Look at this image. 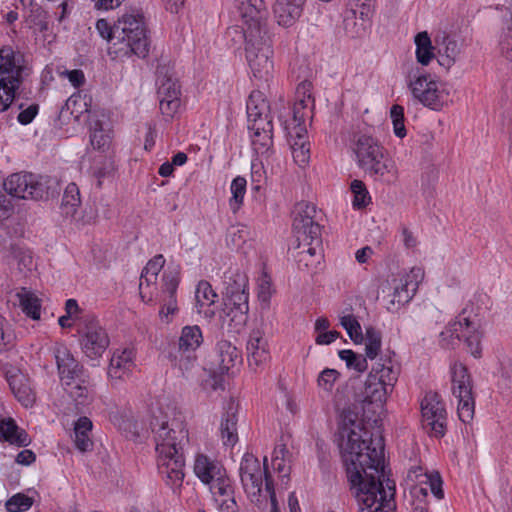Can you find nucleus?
<instances>
[{"label": "nucleus", "instance_id": "nucleus-1", "mask_svg": "<svg viewBox=\"0 0 512 512\" xmlns=\"http://www.w3.org/2000/svg\"><path fill=\"white\" fill-rule=\"evenodd\" d=\"M243 26L230 27L229 35L244 38L246 59L255 78L268 81L274 71L270 36L265 30L267 10L263 0H235Z\"/></svg>", "mask_w": 512, "mask_h": 512}, {"label": "nucleus", "instance_id": "nucleus-2", "mask_svg": "<svg viewBox=\"0 0 512 512\" xmlns=\"http://www.w3.org/2000/svg\"><path fill=\"white\" fill-rule=\"evenodd\" d=\"M339 447L346 474L357 478V471L368 469L377 472L384 465V440L381 435L363 430L358 414L351 409H343L339 423Z\"/></svg>", "mask_w": 512, "mask_h": 512}, {"label": "nucleus", "instance_id": "nucleus-3", "mask_svg": "<svg viewBox=\"0 0 512 512\" xmlns=\"http://www.w3.org/2000/svg\"><path fill=\"white\" fill-rule=\"evenodd\" d=\"M157 452L158 473L173 491L179 489L185 477L183 447L188 430L180 417H169L161 411L150 422Z\"/></svg>", "mask_w": 512, "mask_h": 512}, {"label": "nucleus", "instance_id": "nucleus-4", "mask_svg": "<svg viewBox=\"0 0 512 512\" xmlns=\"http://www.w3.org/2000/svg\"><path fill=\"white\" fill-rule=\"evenodd\" d=\"M350 489L356 498L360 512H393L395 509V484L386 478L384 465L377 472L368 473V469L357 471V478L347 473Z\"/></svg>", "mask_w": 512, "mask_h": 512}, {"label": "nucleus", "instance_id": "nucleus-5", "mask_svg": "<svg viewBox=\"0 0 512 512\" xmlns=\"http://www.w3.org/2000/svg\"><path fill=\"white\" fill-rule=\"evenodd\" d=\"M353 151L359 168L374 180L388 184L397 180L396 164L378 139L367 133L356 134Z\"/></svg>", "mask_w": 512, "mask_h": 512}, {"label": "nucleus", "instance_id": "nucleus-6", "mask_svg": "<svg viewBox=\"0 0 512 512\" xmlns=\"http://www.w3.org/2000/svg\"><path fill=\"white\" fill-rule=\"evenodd\" d=\"M395 357V352L387 350L372 366L362 392L363 402L376 404L379 407L386 402L400 374V364Z\"/></svg>", "mask_w": 512, "mask_h": 512}, {"label": "nucleus", "instance_id": "nucleus-7", "mask_svg": "<svg viewBox=\"0 0 512 512\" xmlns=\"http://www.w3.org/2000/svg\"><path fill=\"white\" fill-rule=\"evenodd\" d=\"M116 43L123 45L124 54L145 58L150 40L145 18L141 13H125L115 22Z\"/></svg>", "mask_w": 512, "mask_h": 512}, {"label": "nucleus", "instance_id": "nucleus-8", "mask_svg": "<svg viewBox=\"0 0 512 512\" xmlns=\"http://www.w3.org/2000/svg\"><path fill=\"white\" fill-rule=\"evenodd\" d=\"M24 57L11 46L0 49V111H6L11 105L17 89L20 87L24 70Z\"/></svg>", "mask_w": 512, "mask_h": 512}, {"label": "nucleus", "instance_id": "nucleus-9", "mask_svg": "<svg viewBox=\"0 0 512 512\" xmlns=\"http://www.w3.org/2000/svg\"><path fill=\"white\" fill-rule=\"evenodd\" d=\"M5 191L19 199H44L58 193L56 178L37 176L32 173H15L3 183Z\"/></svg>", "mask_w": 512, "mask_h": 512}, {"label": "nucleus", "instance_id": "nucleus-10", "mask_svg": "<svg viewBox=\"0 0 512 512\" xmlns=\"http://www.w3.org/2000/svg\"><path fill=\"white\" fill-rule=\"evenodd\" d=\"M414 99L425 107L440 111L450 101L447 89L435 77L428 73L418 72L409 82Z\"/></svg>", "mask_w": 512, "mask_h": 512}, {"label": "nucleus", "instance_id": "nucleus-11", "mask_svg": "<svg viewBox=\"0 0 512 512\" xmlns=\"http://www.w3.org/2000/svg\"><path fill=\"white\" fill-rule=\"evenodd\" d=\"M204 341L202 330L198 325H186L182 328L177 350L169 354L170 361L177 367L183 376L195 367L197 363L196 351Z\"/></svg>", "mask_w": 512, "mask_h": 512}, {"label": "nucleus", "instance_id": "nucleus-12", "mask_svg": "<svg viewBox=\"0 0 512 512\" xmlns=\"http://www.w3.org/2000/svg\"><path fill=\"white\" fill-rule=\"evenodd\" d=\"M452 394L457 399V413L463 423H469L474 417L475 401L471 376L465 365L454 362L450 366Z\"/></svg>", "mask_w": 512, "mask_h": 512}, {"label": "nucleus", "instance_id": "nucleus-13", "mask_svg": "<svg viewBox=\"0 0 512 512\" xmlns=\"http://www.w3.org/2000/svg\"><path fill=\"white\" fill-rule=\"evenodd\" d=\"M240 479L242 486L252 503L258 507L266 506V495H263L262 483L265 473H270L267 468V457L263 459V469L256 456L246 452L240 463Z\"/></svg>", "mask_w": 512, "mask_h": 512}, {"label": "nucleus", "instance_id": "nucleus-14", "mask_svg": "<svg viewBox=\"0 0 512 512\" xmlns=\"http://www.w3.org/2000/svg\"><path fill=\"white\" fill-rule=\"evenodd\" d=\"M79 333L82 352L89 359L100 358L109 346L110 339L106 330L93 317L84 321V327Z\"/></svg>", "mask_w": 512, "mask_h": 512}, {"label": "nucleus", "instance_id": "nucleus-15", "mask_svg": "<svg viewBox=\"0 0 512 512\" xmlns=\"http://www.w3.org/2000/svg\"><path fill=\"white\" fill-rule=\"evenodd\" d=\"M422 423L435 437H442L446 432V409L440 396L429 391L421 401Z\"/></svg>", "mask_w": 512, "mask_h": 512}, {"label": "nucleus", "instance_id": "nucleus-16", "mask_svg": "<svg viewBox=\"0 0 512 512\" xmlns=\"http://www.w3.org/2000/svg\"><path fill=\"white\" fill-rule=\"evenodd\" d=\"M319 212L312 203L300 202L295 207L293 232L297 240H307L309 235H320Z\"/></svg>", "mask_w": 512, "mask_h": 512}, {"label": "nucleus", "instance_id": "nucleus-17", "mask_svg": "<svg viewBox=\"0 0 512 512\" xmlns=\"http://www.w3.org/2000/svg\"><path fill=\"white\" fill-rule=\"evenodd\" d=\"M53 352L59 378L63 386L89 374L84 366L74 358L66 345L56 344Z\"/></svg>", "mask_w": 512, "mask_h": 512}, {"label": "nucleus", "instance_id": "nucleus-18", "mask_svg": "<svg viewBox=\"0 0 512 512\" xmlns=\"http://www.w3.org/2000/svg\"><path fill=\"white\" fill-rule=\"evenodd\" d=\"M252 146L255 153L266 160L273 154V123L272 120L258 121L249 124Z\"/></svg>", "mask_w": 512, "mask_h": 512}, {"label": "nucleus", "instance_id": "nucleus-19", "mask_svg": "<svg viewBox=\"0 0 512 512\" xmlns=\"http://www.w3.org/2000/svg\"><path fill=\"white\" fill-rule=\"evenodd\" d=\"M246 350L249 366L253 369H257L269 360L268 341L262 329L255 328L250 332Z\"/></svg>", "mask_w": 512, "mask_h": 512}, {"label": "nucleus", "instance_id": "nucleus-20", "mask_svg": "<svg viewBox=\"0 0 512 512\" xmlns=\"http://www.w3.org/2000/svg\"><path fill=\"white\" fill-rule=\"evenodd\" d=\"M193 472L201 483L211 485L215 480H219L221 476L226 473V469L217 459L203 453H197L194 459Z\"/></svg>", "mask_w": 512, "mask_h": 512}, {"label": "nucleus", "instance_id": "nucleus-21", "mask_svg": "<svg viewBox=\"0 0 512 512\" xmlns=\"http://www.w3.org/2000/svg\"><path fill=\"white\" fill-rule=\"evenodd\" d=\"M135 367V351L132 348L116 349L110 359L108 376L122 379L129 375Z\"/></svg>", "mask_w": 512, "mask_h": 512}, {"label": "nucleus", "instance_id": "nucleus-22", "mask_svg": "<svg viewBox=\"0 0 512 512\" xmlns=\"http://www.w3.org/2000/svg\"><path fill=\"white\" fill-rule=\"evenodd\" d=\"M306 0H276L274 14L279 25L292 26L301 16Z\"/></svg>", "mask_w": 512, "mask_h": 512}, {"label": "nucleus", "instance_id": "nucleus-23", "mask_svg": "<svg viewBox=\"0 0 512 512\" xmlns=\"http://www.w3.org/2000/svg\"><path fill=\"white\" fill-rule=\"evenodd\" d=\"M311 83L303 82L297 87V100L293 106L294 123L304 124L305 119L312 112L314 98L310 93Z\"/></svg>", "mask_w": 512, "mask_h": 512}, {"label": "nucleus", "instance_id": "nucleus-24", "mask_svg": "<svg viewBox=\"0 0 512 512\" xmlns=\"http://www.w3.org/2000/svg\"><path fill=\"white\" fill-rule=\"evenodd\" d=\"M237 405L231 399L227 404L226 411L222 416L220 424V435L223 444L234 446L238 441L237 433Z\"/></svg>", "mask_w": 512, "mask_h": 512}, {"label": "nucleus", "instance_id": "nucleus-25", "mask_svg": "<svg viewBox=\"0 0 512 512\" xmlns=\"http://www.w3.org/2000/svg\"><path fill=\"white\" fill-rule=\"evenodd\" d=\"M93 382L90 374L64 386L76 406H87L93 400Z\"/></svg>", "mask_w": 512, "mask_h": 512}, {"label": "nucleus", "instance_id": "nucleus-26", "mask_svg": "<svg viewBox=\"0 0 512 512\" xmlns=\"http://www.w3.org/2000/svg\"><path fill=\"white\" fill-rule=\"evenodd\" d=\"M102 118L104 116L102 115ZM90 143L94 149L105 150L111 142V130L109 123L105 119H100L98 115L89 117Z\"/></svg>", "mask_w": 512, "mask_h": 512}, {"label": "nucleus", "instance_id": "nucleus-27", "mask_svg": "<svg viewBox=\"0 0 512 512\" xmlns=\"http://www.w3.org/2000/svg\"><path fill=\"white\" fill-rule=\"evenodd\" d=\"M248 299V292L233 293L231 289L230 294L225 295V306L229 310L228 315L232 314L233 319H236L239 324H244L247 320L249 311Z\"/></svg>", "mask_w": 512, "mask_h": 512}, {"label": "nucleus", "instance_id": "nucleus-28", "mask_svg": "<svg viewBox=\"0 0 512 512\" xmlns=\"http://www.w3.org/2000/svg\"><path fill=\"white\" fill-rule=\"evenodd\" d=\"M0 439L19 447L28 446L30 443L26 431L20 429L12 418L0 420Z\"/></svg>", "mask_w": 512, "mask_h": 512}, {"label": "nucleus", "instance_id": "nucleus-29", "mask_svg": "<svg viewBox=\"0 0 512 512\" xmlns=\"http://www.w3.org/2000/svg\"><path fill=\"white\" fill-rule=\"evenodd\" d=\"M93 428L92 421L86 417H80L74 424V443L76 448L81 452L91 451L93 449V441L90 437Z\"/></svg>", "mask_w": 512, "mask_h": 512}, {"label": "nucleus", "instance_id": "nucleus-30", "mask_svg": "<svg viewBox=\"0 0 512 512\" xmlns=\"http://www.w3.org/2000/svg\"><path fill=\"white\" fill-rule=\"evenodd\" d=\"M81 206V196L78 186L69 183L63 193L61 213L66 218H74Z\"/></svg>", "mask_w": 512, "mask_h": 512}, {"label": "nucleus", "instance_id": "nucleus-31", "mask_svg": "<svg viewBox=\"0 0 512 512\" xmlns=\"http://www.w3.org/2000/svg\"><path fill=\"white\" fill-rule=\"evenodd\" d=\"M464 331L463 318L449 323L439 335L440 346L444 349H455L462 341Z\"/></svg>", "mask_w": 512, "mask_h": 512}, {"label": "nucleus", "instance_id": "nucleus-32", "mask_svg": "<svg viewBox=\"0 0 512 512\" xmlns=\"http://www.w3.org/2000/svg\"><path fill=\"white\" fill-rule=\"evenodd\" d=\"M261 95L251 94L247 102L248 125L257 123L262 120H272L268 114L269 105L264 99H260Z\"/></svg>", "mask_w": 512, "mask_h": 512}, {"label": "nucleus", "instance_id": "nucleus-33", "mask_svg": "<svg viewBox=\"0 0 512 512\" xmlns=\"http://www.w3.org/2000/svg\"><path fill=\"white\" fill-rule=\"evenodd\" d=\"M217 294L213 291L207 281H200L195 291V299L198 313H204L205 316H212L214 312L210 309L202 310L203 307H210L215 303Z\"/></svg>", "mask_w": 512, "mask_h": 512}, {"label": "nucleus", "instance_id": "nucleus-34", "mask_svg": "<svg viewBox=\"0 0 512 512\" xmlns=\"http://www.w3.org/2000/svg\"><path fill=\"white\" fill-rule=\"evenodd\" d=\"M9 386L14 396L24 407H31L34 404L36 399L35 393L23 377H13L9 381Z\"/></svg>", "mask_w": 512, "mask_h": 512}, {"label": "nucleus", "instance_id": "nucleus-35", "mask_svg": "<svg viewBox=\"0 0 512 512\" xmlns=\"http://www.w3.org/2000/svg\"><path fill=\"white\" fill-rule=\"evenodd\" d=\"M217 350L219 354V369L222 373L228 372L239 360V351L228 341L219 342L217 344Z\"/></svg>", "mask_w": 512, "mask_h": 512}, {"label": "nucleus", "instance_id": "nucleus-36", "mask_svg": "<svg viewBox=\"0 0 512 512\" xmlns=\"http://www.w3.org/2000/svg\"><path fill=\"white\" fill-rule=\"evenodd\" d=\"M298 248L303 246L302 251L299 252L298 262L301 264L307 257L315 258L319 262L322 253V237L320 235H309L307 240H298Z\"/></svg>", "mask_w": 512, "mask_h": 512}, {"label": "nucleus", "instance_id": "nucleus-37", "mask_svg": "<svg viewBox=\"0 0 512 512\" xmlns=\"http://www.w3.org/2000/svg\"><path fill=\"white\" fill-rule=\"evenodd\" d=\"M415 45L417 61L424 66L428 65L435 54L431 39L426 31L419 32L415 36Z\"/></svg>", "mask_w": 512, "mask_h": 512}, {"label": "nucleus", "instance_id": "nucleus-38", "mask_svg": "<svg viewBox=\"0 0 512 512\" xmlns=\"http://www.w3.org/2000/svg\"><path fill=\"white\" fill-rule=\"evenodd\" d=\"M464 331L462 332V339L465 341L469 352L474 357H479L481 354L480 346V333L478 332L476 325L468 318L463 317Z\"/></svg>", "mask_w": 512, "mask_h": 512}, {"label": "nucleus", "instance_id": "nucleus-39", "mask_svg": "<svg viewBox=\"0 0 512 512\" xmlns=\"http://www.w3.org/2000/svg\"><path fill=\"white\" fill-rule=\"evenodd\" d=\"M413 296L414 294L398 280V283L393 287V292L389 295L386 308L390 312H396L407 304Z\"/></svg>", "mask_w": 512, "mask_h": 512}, {"label": "nucleus", "instance_id": "nucleus-40", "mask_svg": "<svg viewBox=\"0 0 512 512\" xmlns=\"http://www.w3.org/2000/svg\"><path fill=\"white\" fill-rule=\"evenodd\" d=\"M19 298L20 307L26 316L33 320L40 319L41 316V303L39 298L28 291H23L17 294Z\"/></svg>", "mask_w": 512, "mask_h": 512}, {"label": "nucleus", "instance_id": "nucleus-41", "mask_svg": "<svg viewBox=\"0 0 512 512\" xmlns=\"http://www.w3.org/2000/svg\"><path fill=\"white\" fill-rule=\"evenodd\" d=\"M88 112V105L84 98L80 94L71 95L62 106L60 110V116L65 117L68 113L74 116L75 120L78 121L80 116Z\"/></svg>", "mask_w": 512, "mask_h": 512}, {"label": "nucleus", "instance_id": "nucleus-42", "mask_svg": "<svg viewBox=\"0 0 512 512\" xmlns=\"http://www.w3.org/2000/svg\"><path fill=\"white\" fill-rule=\"evenodd\" d=\"M382 346V336L380 331L374 327H367L365 332V356L368 359H375Z\"/></svg>", "mask_w": 512, "mask_h": 512}, {"label": "nucleus", "instance_id": "nucleus-43", "mask_svg": "<svg viewBox=\"0 0 512 512\" xmlns=\"http://www.w3.org/2000/svg\"><path fill=\"white\" fill-rule=\"evenodd\" d=\"M246 179L241 176H237L232 180L230 190H231V198L229 200V205L231 210L236 213L240 206L243 203L244 195L246 193Z\"/></svg>", "mask_w": 512, "mask_h": 512}, {"label": "nucleus", "instance_id": "nucleus-44", "mask_svg": "<svg viewBox=\"0 0 512 512\" xmlns=\"http://www.w3.org/2000/svg\"><path fill=\"white\" fill-rule=\"evenodd\" d=\"M350 189L354 195L352 202L354 208H365L371 202L370 194L363 181L357 179L353 180L351 182Z\"/></svg>", "mask_w": 512, "mask_h": 512}, {"label": "nucleus", "instance_id": "nucleus-45", "mask_svg": "<svg viewBox=\"0 0 512 512\" xmlns=\"http://www.w3.org/2000/svg\"><path fill=\"white\" fill-rule=\"evenodd\" d=\"M340 324L347 331L350 339L354 343L359 344L363 342L364 336L362 328L354 315H345L341 317Z\"/></svg>", "mask_w": 512, "mask_h": 512}, {"label": "nucleus", "instance_id": "nucleus-46", "mask_svg": "<svg viewBox=\"0 0 512 512\" xmlns=\"http://www.w3.org/2000/svg\"><path fill=\"white\" fill-rule=\"evenodd\" d=\"M248 279L244 273L239 271L232 272L225 279V295L230 294V289L233 293L248 292Z\"/></svg>", "mask_w": 512, "mask_h": 512}, {"label": "nucleus", "instance_id": "nucleus-47", "mask_svg": "<svg viewBox=\"0 0 512 512\" xmlns=\"http://www.w3.org/2000/svg\"><path fill=\"white\" fill-rule=\"evenodd\" d=\"M292 155L295 163L305 167L310 161V143L300 138V141L291 143Z\"/></svg>", "mask_w": 512, "mask_h": 512}, {"label": "nucleus", "instance_id": "nucleus-48", "mask_svg": "<svg viewBox=\"0 0 512 512\" xmlns=\"http://www.w3.org/2000/svg\"><path fill=\"white\" fill-rule=\"evenodd\" d=\"M33 505V499L23 493H17L9 498L5 504L8 512H24Z\"/></svg>", "mask_w": 512, "mask_h": 512}, {"label": "nucleus", "instance_id": "nucleus-49", "mask_svg": "<svg viewBox=\"0 0 512 512\" xmlns=\"http://www.w3.org/2000/svg\"><path fill=\"white\" fill-rule=\"evenodd\" d=\"M425 276L424 269L421 267H413L407 274L399 279V281L408 288L414 295L423 281Z\"/></svg>", "mask_w": 512, "mask_h": 512}, {"label": "nucleus", "instance_id": "nucleus-50", "mask_svg": "<svg viewBox=\"0 0 512 512\" xmlns=\"http://www.w3.org/2000/svg\"><path fill=\"white\" fill-rule=\"evenodd\" d=\"M390 118L393 123L394 134L399 138L406 136V128L404 125V108L395 104L390 109Z\"/></svg>", "mask_w": 512, "mask_h": 512}, {"label": "nucleus", "instance_id": "nucleus-51", "mask_svg": "<svg viewBox=\"0 0 512 512\" xmlns=\"http://www.w3.org/2000/svg\"><path fill=\"white\" fill-rule=\"evenodd\" d=\"M499 49L503 57L512 61V10L511 19L500 36Z\"/></svg>", "mask_w": 512, "mask_h": 512}, {"label": "nucleus", "instance_id": "nucleus-52", "mask_svg": "<svg viewBox=\"0 0 512 512\" xmlns=\"http://www.w3.org/2000/svg\"><path fill=\"white\" fill-rule=\"evenodd\" d=\"M208 486L211 490H215V493L223 498L234 494L232 481L228 477L227 472L224 473L219 480H215L211 485Z\"/></svg>", "mask_w": 512, "mask_h": 512}, {"label": "nucleus", "instance_id": "nucleus-53", "mask_svg": "<svg viewBox=\"0 0 512 512\" xmlns=\"http://www.w3.org/2000/svg\"><path fill=\"white\" fill-rule=\"evenodd\" d=\"M180 107V98L176 97L174 91L172 92V96L168 95V97L159 98V108L163 115L167 117H172Z\"/></svg>", "mask_w": 512, "mask_h": 512}, {"label": "nucleus", "instance_id": "nucleus-54", "mask_svg": "<svg viewBox=\"0 0 512 512\" xmlns=\"http://www.w3.org/2000/svg\"><path fill=\"white\" fill-rule=\"evenodd\" d=\"M339 376L340 373L337 370L326 368L318 376V386L324 391L330 392Z\"/></svg>", "mask_w": 512, "mask_h": 512}, {"label": "nucleus", "instance_id": "nucleus-55", "mask_svg": "<svg viewBox=\"0 0 512 512\" xmlns=\"http://www.w3.org/2000/svg\"><path fill=\"white\" fill-rule=\"evenodd\" d=\"M95 28L99 36L107 42L116 40L115 23L111 25L106 19L101 18L96 21Z\"/></svg>", "mask_w": 512, "mask_h": 512}, {"label": "nucleus", "instance_id": "nucleus-56", "mask_svg": "<svg viewBox=\"0 0 512 512\" xmlns=\"http://www.w3.org/2000/svg\"><path fill=\"white\" fill-rule=\"evenodd\" d=\"M425 482L429 484L430 490L437 499L444 497V491L442 489V480L438 473L435 474H423Z\"/></svg>", "mask_w": 512, "mask_h": 512}, {"label": "nucleus", "instance_id": "nucleus-57", "mask_svg": "<svg viewBox=\"0 0 512 512\" xmlns=\"http://www.w3.org/2000/svg\"><path fill=\"white\" fill-rule=\"evenodd\" d=\"M163 281V292L167 293L168 296L175 297L176 290L179 285V278L177 273L169 272L164 273L162 276Z\"/></svg>", "mask_w": 512, "mask_h": 512}, {"label": "nucleus", "instance_id": "nucleus-58", "mask_svg": "<svg viewBox=\"0 0 512 512\" xmlns=\"http://www.w3.org/2000/svg\"><path fill=\"white\" fill-rule=\"evenodd\" d=\"M165 264V258L162 254H158L154 256L151 260L148 261L146 266L143 268L142 272H144V275L146 276L151 275L155 278L158 277L159 272L163 268Z\"/></svg>", "mask_w": 512, "mask_h": 512}, {"label": "nucleus", "instance_id": "nucleus-59", "mask_svg": "<svg viewBox=\"0 0 512 512\" xmlns=\"http://www.w3.org/2000/svg\"><path fill=\"white\" fill-rule=\"evenodd\" d=\"M265 474H266L265 475V491H266V493L264 495H266L267 501H268V498L270 499V503H271L270 512H280L272 476L270 473H267V472Z\"/></svg>", "mask_w": 512, "mask_h": 512}, {"label": "nucleus", "instance_id": "nucleus-60", "mask_svg": "<svg viewBox=\"0 0 512 512\" xmlns=\"http://www.w3.org/2000/svg\"><path fill=\"white\" fill-rule=\"evenodd\" d=\"M157 278L151 276V275H144V272H141L140 276V283H139V293L140 297L143 301L148 302L151 301L152 295L151 292L147 293L146 289L150 286L156 284Z\"/></svg>", "mask_w": 512, "mask_h": 512}, {"label": "nucleus", "instance_id": "nucleus-61", "mask_svg": "<svg viewBox=\"0 0 512 512\" xmlns=\"http://www.w3.org/2000/svg\"><path fill=\"white\" fill-rule=\"evenodd\" d=\"M278 452H286L285 445H279L274 449L272 456V465L274 469L277 470L279 473L283 474V476H287L289 473V468L286 466L284 458L278 456Z\"/></svg>", "mask_w": 512, "mask_h": 512}, {"label": "nucleus", "instance_id": "nucleus-62", "mask_svg": "<svg viewBox=\"0 0 512 512\" xmlns=\"http://www.w3.org/2000/svg\"><path fill=\"white\" fill-rule=\"evenodd\" d=\"M176 94V97H179L180 90L179 86L170 79H167L163 82L158 88V98L168 97V95L172 96V92Z\"/></svg>", "mask_w": 512, "mask_h": 512}, {"label": "nucleus", "instance_id": "nucleus-63", "mask_svg": "<svg viewBox=\"0 0 512 512\" xmlns=\"http://www.w3.org/2000/svg\"><path fill=\"white\" fill-rule=\"evenodd\" d=\"M38 110H39V107L37 104H32L29 107H27L26 109L22 110L18 114V117H17L19 123L22 125H27V124L31 123L33 121V119L35 118V116L37 115Z\"/></svg>", "mask_w": 512, "mask_h": 512}, {"label": "nucleus", "instance_id": "nucleus-64", "mask_svg": "<svg viewBox=\"0 0 512 512\" xmlns=\"http://www.w3.org/2000/svg\"><path fill=\"white\" fill-rule=\"evenodd\" d=\"M202 387L208 393L215 392L219 389L223 390L222 378L218 375H211L203 381Z\"/></svg>", "mask_w": 512, "mask_h": 512}]
</instances>
